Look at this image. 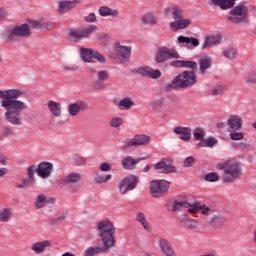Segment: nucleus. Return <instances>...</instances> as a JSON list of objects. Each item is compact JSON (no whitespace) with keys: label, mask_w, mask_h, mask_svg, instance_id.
I'll list each match as a JSON object with an SVG mask.
<instances>
[{"label":"nucleus","mask_w":256,"mask_h":256,"mask_svg":"<svg viewBox=\"0 0 256 256\" xmlns=\"http://www.w3.org/2000/svg\"><path fill=\"white\" fill-rule=\"evenodd\" d=\"M23 97V90L21 89H8L0 90L1 107L5 109L4 119L10 125H23V118L21 113L28 109L27 104L24 101L18 100Z\"/></svg>","instance_id":"obj_1"},{"label":"nucleus","mask_w":256,"mask_h":256,"mask_svg":"<svg viewBox=\"0 0 256 256\" xmlns=\"http://www.w3.org/2000/svg\"><path fill=\"white\" fill-rule=\"evenodd\" d=\"M97 231L103 245L89 247L86 249L84 256H95L101 255V253H109V251L117 245V240L115 239V225H113L111 221L104 220L98 222Z\"/></svg>","instance_id":"obj_2"},{"label":"nucleus","mask_w":256,"mask_h":256,"mask_svg":"<svg viewBox=\"0 0 256 256\" xmlns=\"http://www.w3.org/2000/svg\"><path fill=\"white\" fill-rule=\"evenodd\" d=\"M197 85V74L194 71H183L166 84V89H191Z\"/></svg>","instance_id":"obj_3"},{"label":"nucleus","mask_w":256,"mask_h":256,"mask_svg":"<svg viewBox=\"0 0 256 256\" xmlns=\"http://www.w3.org/2000/svg\"><path fill=\"white\" fill-rule=\"evenodd\" d=\"M228 133L231 141H243L245 133L241 132L243 129V118L239 115H232L227 120Z\"/></svg>","instance_id":"obj_4"},{"label":"nucleus","mask_w":256,"mask_h":256,"mask_svg":"<svg viewBox=\"0 0 256 256\" xmlns=\"http://www.w3.org/2000/svg\"><path fill=\"white\" fill-rule=\"evenodd\" d=\"M221 169L224 171L223 181L225 183H233L243 176V170L241 164L236 161H228L221 165Z\"/></svg>","instance_id":"obj_5"},{"label":"nucleus","mask_w":256,"mask_h":256,"mask_svg":"<svg viewBox=\"0 0 256 256\" xmlns=\"http://www.w3.org/2000/svg\"><path fill=\"white\" fill-rule=\"evenodd\" d=\"M172 19L174 21L170 23V29L174 33H177V31H181L182 29H187V27L191 25V19L183 17V9L179 6L172 8Z\"/></svg>","instance_id":"obj_6"},{"label":"nucleus","mask_w":256,"mask_h":256,"mask_svg":"<svg viewBox=\"0 0 256 256\" xmlns=\"http://www.w3.org/2000/svg\"><path fill=\"white\" fill-rule=\"evenodd\" d=\"M99 28L97 26H87L80 29H73L70 30L68 33V37L71 41H83V39H88V37H91L93 33H96Z\"/></svg>","instance_id":"obj_7"},{"label":"nucleus","mask_w":256,"mask_h":256,"mask_svg":"<svg viewBox=\"0 0 256 256\" xmlns=\"http://www.w3.org/2000/svg\"><path fill=\"white\" fill-rule=\"evenodd\" d=\"M139 176L128 175L119 183V191L122 195H127L129 191H133L137 189V185H139Z\"/></svg>","instance_id":"obj_8"},{"label":"nucleus","mask_w":256,"mask_h":256,"mask_svg":"<svg viewBox=\"0 0 256 256\" xmlns=\"http://www.w3.org/2000/svg\"><path fill=\"white\" fill-rule=\"evenodd\" d=\"M169 181L167 180H154L150 183V193L152 197H163V193L169 191Z\"/></svg>","instance_id":"obj_9"},{"label":"nucleus","mask_w":256,"mask_h":256,"mask_svg":"<svg viewBox=\"0 0 256 256\" xmlns=\"http://www.w3.org/2000/svg\"><path fill=\"white\" fill-rule=\"evenodd\" d=\"M169 59H181V56L173 49L167 47L159 48L155 56L156 63H165V61H169Z\"/></svg>","instance_id":"obj_10"},{"label":"nucleus","mask_w":256,"mask_h":256,"mask_svg":"<svg viewBox=\"0 0 256 256\" xmlns=\"http://www.w3.org/2000/svg\"><path fill=\"white\" fill-rule=\"evenodd\" d=\"M80 55L85 63H93L92 59H96L99 63H105L107 61L105 55L89 48H81Z\"/></svg>","instance_id":"obj_11"},{"label":"nucleus","mask_w":256,"mask_h":256,"mask_svg":"<svg viewBox=\"0 0 256 256\" xmlns=\"http://www.w3.org/2000/svg\"><path fill=\"white\" fill-rule=\"evenodd\" d=\"M31 35V27L29 24H22L19 26H15L12 30H9L6 33V38L9 41H13L15 37H30Z\"/></svg>","instance_id":"obj_12"},{"label":"nucleus","mask_w":256,"mask_h":256,"mask_svg":"<svg viewBox=\"0 0 256 256\" xmlns=\"http://www.w3.org/2000/svg\"><path fill=\"white\" fill-rule=\"evenodd\" d=\"M248 9L245 5L239 4L230 10V16L228 17V21H232V23H241V21H245L247 19Z\"/></svg>","instance_id":"obj_13"},{"label":"nucleus","mask_w":256,"mask_h":256,"mask_svg":"<svg viewBox=\"0 0 256 256\" xmlns=\"http://www.w3.org/2000/svg\"><path fill=\"white\" fill-rule=\"evenodd\" d=\"M151 143V137L145 134L134 136V138L123 141L124 147H142Z\"/></svg>","instance_id":"obj_14"},{"label":"nucleus","mask_w":256,"mask_h":256,"mask_svg":"<svg viewBox=\"0 0 256 256\" xmlns=\"http://www.w3.org/2000/svg\"><path fill=\"white\" fill-rule=\"evenodd\" d=\"M155 169L158 171V173H175L177 171V168L173 166V160L169 158H163L160 162L155 164Z\"/></svg>","instance_id":"obj_15"},{"label":"nucleus","mask_w":256,"mask_h":256,"mask_svg":"<svg viewBox=\"0 0 256 256\" xmlns=\"http://www.w3.org/2000/svg\"><path fill=\"white\" fill-rule=\"evenodd\" d=\"M89 109V104L85 101H77L75 103H71L68 106V113L71 117H77L81 111H87Z\"/></svg>","instance_id":"obj_16"},{"label":"nucleus","mask_w":256,"mask_h":256,"mask_svg":"<svg viewBox=\"0 0 256 256\" xmlns=\"http://www.w3.org/2000/svg\"><path fill=\"white\" fill-rule=\"evenodd\" d=\"M115 50L120 63H127V61H129V59L131 58V47L116 44Z\"/></svg>","instance_id":"obj_17"},{"label":"nucleus","mask_w":256,"mask_h":256,"mask_svg":"<svg viewBox=\"0 0 256 256\" xmlns=\"http://www.w3.org/2000/svg\"><path fill=\"white\" fill-rule=\"evenodd\" d=\"M197 213L209 216L213 214V209L205 204H201V202H194L192 203V209H190V215H197Z\"/></svg>","instance_id":"obj_18"},{"label":"nucleus","mask_w":256,"mask_h":256,"mask_svg":"<svg viewBox=\"0 0 256 256\" xmlns=\"http://www.w3.org/2000/svg\"><path fill=\"white\" fill-rule=\"evenodd\" d=\"M137 73L142 75V77H147L148 79H160L162 75L160 70L153 69L149 66L138 68Z\"/></svg>","instance_id":"obj_19"},{"label":"nucleus","mask_w":256,"mask_h":256,"mask_svg":"<svg viewBox=\"0 0 256 256\" xmlns=\"http://www.w3.org/2000/svg\"><path fill=\"white\" fill-rule=\"evenodd\" d=\"M53 173V164L51 162H42L38 166V177L41 179H49Z\"/></svg>","instance_id":"obj_20"},{"label":"nucleus","mask_w":256,"mask_h":256,"mask_svg":"<svg viewBox=\"0 0 256 256\" xmlns=\"http://www.w3.org/2000/svg\"><path fill=\"white\" fill-rule=\"evenodd\" d=\"M52 243L50 240H44L40 242H35L31 245L30 249L36 255H43V252L47 250V247H51Z\"/></svg>","instance_id":"obj_21"},{"label":"nucleus","mask_w":256,"mask_h":256,"mask_svg":"<svg viewBox=\"0 0 256 256\" xmlns=\"http://www.w3.org/2000/svg\"><path fill=\"white\" fill-rule=\"evenodd\" d=\"M173 132L176 133V135H179V139L182 141H185L186 143L191 141V128L178 126L173 129Z\"/></svg>","instance_id":"obj_22"},{"label":"nucleus","mask_w":256,"mask_h":256,"mask_svg":"<svg viewBox=\"0 0 256 256\" xmlns=\"http://www.w3.org/2000/svg\"><path fill=\"white\" fill-rule=\"evenodd\" d=\"M158 245H159L162 253H164V255L175 256V250L173 249V246L171 245V243H169V241H167V239H165V238L159 239Z\"/></svg>","instance_id":"obj_23"},{"label":"nucleus","mask_w":256,"mask_h":256,"mask_svg":"<svg viewBox=\"0 0 256 256\" xmlns=\"http://www.w3.org/2000/svg\"><path fill=\"white\" fill-rule=\"evenodd\" d=\"M165 103H166L165 98L160 97L158 99L153 100L148 106V109L155 113H159V111H163V109H167V106L165 105Z\"/></svg>","instance_id":"obj_24"},{"label":"nucleus","mask_w":256,"mask_h":256,"mask_svg":"<svg viewBox=\"0 0 256 256\" xmlns=\"http://www.w3.org/2000/svg\"><path fill=\"white\" fill-rule=\"evenodd\" d=\"M47 107L50 113L53 115V117H61L63 113V108L61 106V103L56 102L54 100H50L47 104Z\"/></svg>","instance_id":"obj_25"},{"label":"nucleus","mask_w":256,"mask_h":256,"mask_svg":"<svg viewBox=\"0 0 256 256\" xmlns=\"http://www.w3.org/2000/svg\"><path fill=\"white\" fill-rule=\"evenodd\" d=\"M192 205L193 203H189L187 201H174L171 208H170V211H173L174 213H177V211H181L183 209H186V211L188 213H190L191 209H192Z\"/></svg>","instance_id":"obj_26"},{"label":"nucleus","mask_w":256,"mask_h":256,"mask_svg":"<svg viewBox=\"0 0 256 256\" xmlns=\"http://www.w3.org/2000/svg\"><path fill=\"white\" fill-rule=\"evenodd\" d=\"M171 67L185 68V69H197V62L195 61H185V60H175L170 63Z\"/></svg>","instance_id":"obj_27"},{"label":"nucleus","mask_w":256,"mask_h":256,"mask_svg":"<svg viewBox=\"0 0 256 256\" xmlns=\"http://www.w3.org/2000/svg\"><path fill=\"white\" fill-rule=\"evenodd\" d=\"M32 29H38L39 31H51L55 27V22H31Z\"/></svg>","instance_id":"obj_28"},{"label":"nucleus","mask_w":256,"mask_h":256,"mask_svg":"<svg viewBox=\"0 0 256 256\" xmlns=\"http://www.w3.org/2000/svg\"><path fill=\"white\" fill-rule=\"evenodd\" d=\"M211 65H213V59L209 56H204L199 60V67L201 75H205L209 69H211Z\"/></svg>","instance_id":"obj_29"},{"label":"nucleus","mask_w":256,"mask_h":256,"mask_svg":"<svg viewBox=\"0 0 256 256\" xmlns=\"http://www.w3.org/2000/svg\"><path fill=\"white\" fill-rule=\"evenodd\" d=\"M222 39L221 35L207 36L203 43V49H211L213 45H219Z\"/></svg>","instance_id":"obj_30"},{"label":"nucleus","mask_w":256,"mask_h":256,"mask_svg":"<svg viewBox=\"0 0 256 256\" xmlns=\"http://www.w3.org/2000/svg\"><path fill=\"white\" fill-rule=\"evenodd\" d=\"M227 91V86L224 84H217L212 86L208 90V95H211L212 97H221V95H225V92Z\"/></svg>","instance_id":"obj_31"},{"label":"nucleus","mask_w":256,"mask_h":256,"mask_svg":"<svg viewBox=\"0 0 256 256\" xmlns=\"http://www.w3.org/2000/svg\"><path fill=\"white\" fill-rule=\"evenodd\" d=\"M99 15H101V17H114L117 18L119 17L120 13L119 10L116 9H111L107 6H101L98 10Z\"/></svg>","instance_id":"obj_32"},{"label":"nucleus","mask_w":256,"mask_h":256,"mask_svg":"<svg viewBox=\"0 0 256 256\" xmlns=\"http://www.w3.org/2000/svg\"><path fill=\"white\" fill-rule=\"evenodd\" d=\"M136 221H137V223H140V225H142V227L145 231H148V232L151 231V229H152L151 223H149V221H147V216H145V213L138 212L136 214Z\"/></svg>","instance_id":"obj_33"},{"label":"nucleus","mask_w":256,"mask_h":256,"mask_svg":"<svg viewBox=\"0 0 256 256\" xmlns=\"http://www.w3.org/2000/svg\"><path fill=\"white\" fill-rule=\"evenodd\" d=\"M227 218L221 214L214 215L210 220V225L215 229H219L225 225Z\"/></svg>","instance_id":"obj_34"},{"label":"nucleus","mask_w":256,"mask_h":256,"mask_svg":"<svg viewBox=\"0 0 256 256\" xmlns=\"http://www.w3.org/2000/svg\"><path fill=\"white\" fill-rule=\"evenodd\" d=\"M145 158H139V159H133V157L128 156L122 160V167L124 169H135V165L139 163L140 161H144Z\"/></svg>","instance_id":"obj_35"},{"label":"nucleus","mask_w":256,"mask_h":256,"mask_svg":"<svg viewBox=\"0 0 256 256\" xmlns=\"http://www.w3.org/2000/svg\"><path fill=\"white\" fill-rule=\"evenodd\" d=\"M13 218V210L9 207H4L0 209V222L1 223H9Z\"/></svg>","instance_id":"obj_36"},{"label":"nucleus","mask_w":256,"mask_h":256,"mask_svg":"<svg viewBox=\"0 0 256 256\" xmlns=\"http://www.w3.org/2000/svg\"><path fill=\"white\" fill-rule=\"evenodd\" d=\"M181 222L183 223L186 229H190L191 231L199 227V222H197V220L195 219L189 218V216L187 215H184V217L181 219Z\"/></svg>","instance_id":"obj_37"},{"label":"nucleus","mask_w":256,"mask_h":256,"mask_svg":"<svg viewBox=\"0 0 256 256\" xmlns=\"http://www.w3.org/2000/svg\"><path fill=\"white\" fill-rule=\"evenodd\" d=\"M177 41L180 45H192V47H199V40L193 37L179 36Z\"/></svg>","instance_id":"obj_38"},{"label":"nucleus","mask_w":256,"mask_h":256,"mask_svg":"<svg viewBox=\"0 0 256 256\" xmlns=\"http://www.w3.org/2000/svg\"><path fill=\"white\" fill-rule=\"evenodd\" d=\"M81 181V175L77 172H72L62 179L63 185H68L69 183H79Z\"/></svg>","instance_id":"obj_39"},{"label":"nucleus","mask_w":256,"mask_h":256,"mask_svg":"<svg viewBox=\"0 0 256 256\" xmlns=\"http://www.w3.org/2000/svg\"><path fill=\"white\" fill-rule=\"evenodd\" d=\"M74 7L75 2L73 1H60L58 11L63 15L64 13H68V11H71V9H74Z\"/></svg>","instance_id":"obj_40"},{"label":"nucleus","mask_w":256,"mask_h":256,"mask_svg":"<svg viewBox=\"0 0 256 256\" xmlns=\"http://www.w3.org/2000/svg\"><path fill=\"white\" fill-rule=\"evenodd\" d=\"M117 105L120 111H129V109L135 105V102L131 98H124L120 100Z\"/></svg>","instance_id":"obj_41"},{"label":"nucleus","mask_w":256,"mask_h":256,"mask_svg":"<svg viewBox=\"0 0 256 256\" xmlns=\"http://www.w3.org/2000/svg\"><path fill=\"white\" fill-rule=\"evenodd\" d=\"M238 55L239 50L237 49V46H230L224 50V57H226V59H237Z\"/></svg>","instance_id":"obj_42"},{"label":"nucleus","mask_w":256,"mask_h":256,"mask_svg":"<svg viewBox=\"0 0 256 256\" xmlns=\"http://www.w3.org/2000/svg\"><path fill=\"white\" fill-rule=\"evenodd\" d=\"M218 144H219V141H217V139L212 137V138L204 139L202 142H199L197 144V148L198 149H201V147L213 148V147H216V145Z\"/></svg>","instance_id":"obj_43"},{"label":"nucleus","mask_w":256,"mask_h":256,"mask_svg":"<svg viewBox=\"0 0 256 256\" xmlns=\"http://www.w3.org/2000/svg\"><path fill=\"white\" fill-rule=\"evenodd\" d=\"M111 179H113V175L111 174L97 173L95 176L96 183H99L100 185H103V183H108V181H111Z\"/></svg>","instance_id":"obj_44"},{"label":"nucleus","mask_w":256,"mask_h":256,"mask_svg":"<svg viewBox=\"0 0 256 256\" xmlns=\"http://www.w3.org/2000/svg\"><path fill=\"white\" fill-rule=\"evenodd\" d=\"M141 21L144 25H155V23H157V16L152 13H147L142 17Z\"/></svg>","instance_id":"obj_45"},{"label":"nucleus","mask_w":256,"mask_h":256,"mask_svg":"<svg viewBox=\"0 0 256 256\" xmlns=\"http://www.w3.org/2000/svg\"><path fill=\"white\" fill-rule=\"evenodd\" d=\"M36 209H43L47 205V196L40 194L34 203Z\"/></svg>","instance_id":"obj_46"},{"label":"nucleus","mask_w":256,"mask_h":256,"mask_svg":"<svg viewBox=\"0 0 256 256\" xmlns=\"http://www.w3.org/2000/svg\"><path fill=\"white\" fill-rule=\"evenodd\" d=\"M204 179L209 183H216V181H219L220 177L216 172H210L204 176Z\"/></svg>","instance_id":"obj_47"},{"label":"nucleus","mask_w":256,"mask_h":256,"mask_svg":"<svg viewBox=\"0 0 256 256\" xmlns=\"http://www.w3.org/2000/svg\"><path fill=\"white\" fill-rule=\"evenodd\" d=\"M193 136L195 137V139L197 141H204L205 139V130H203L202 128H196L193 132Z\"/></svg>","instance_id":"obj_48"},{"label":"nucleus","mask_w":256,"mask_h":256,"mask_svg":"<svg viewBox=\"0 0 256 256\" xmlns=\"http://www.w3.org/2000/svg\"><path fill=\"white\" fill-rule=\"evenodd\" d=\"M35 173L39 175V168L37 165H31L27 168V175L29 179H35Z\"/></svg>","instance_id":"obj_49"},{"label":"nucleus","mask_w":256,"mask_h":256,"mask_svg":"<svg viewBox=\"0 0 256 256\" xmlns=\"http://www.w3.org/2000/svg\"><path fill=\"white\" fill-rule=\"evenodd\" d=\"M123 125V118L121 117H113L110 120V127H113V129H119Z\"/></svg>","instance_id":"obj_50"},{"label":"nucleus","mask_w":256,"mask_h":256,"mask_svg":"<svg viewBox=\"0 0 256 256\" xmlns=\"http://www.w3.org/2000/svg\"><path fill=\"white\" fill-rule=\"evenodd\" d=\"M109 80V71L100 70L97 72V81H108Z\"/></svg>","instance_id":"obj_51"},{"label":"nucleus","mask_w":256,"mask_h":256,"mask_svg":"<svg viewBox=\"0 0 256 256\" xmlns=\"http://www.w3.org/2000/svg\"><path fill=\"white\" fill-rule=\"evenodd\" d=\"M113 169V165H111L109 162H103L100 164V171L107 172L111 171Z\"/></svg>","instance_id":"obj_52"},{"label":"nucleus","mask_w":256,"mask_h":256,"mask_svg":"<svg viewBox=\"0 0 256 256\" xmlns=\"http://www.w3.org/2000/svg\"><path fill=\"white\" fill-rule=\"evenodd\" d=\"M195 165V158L193 156H189L184 160V167H193Z\"/></svg>","instance_id":"obj_53"},{"label":"nucleus","mask_w":256,"mask_h":256,"mask_svg":"<svg viewBox=\"0 0 256 256\" xmlns=\"http://www.w3.org/2000/svg\"><path fill=\"white\" fill-rule=\"evenodd\" d=\"M84 21H86V23H95V21H97V15H95V13H90L85 16Z\"/></svg>","instance_id":"obj_54"},{"label":"nucleus","mask_w":256,"mask_h":256,"mask_svg":"<svg viewBox=\"0 0 256 256\" xmlns=\"http://www.w3.org/2000/svg\"><path fill=\"white\" fill-rule=\"evenodd\" d=\"M3 135H5V137H12V135H15V130L11 127H4Z\"/></svg>","instance_id":"obj_55"},{"label":"nucleus","mask_w":256,"mask_h":256,"mask_svg":"<svg viewBox=\"0 0 256 256\" xmlns=\"http://www.w3.org/2000/svg\"><path fill=\"white\" fill-rule=\"evenodd\" d=\"M93 87L97 90V91H101L102 89H105V84H103V81L101 80H97L93 83Z\"/></svg>","instance_id":"obj_56"},{"label":"nucleus","mask_w":256,"mask_h":256,"mask_svg":"<svg viewBox=\"0 0 256 256\" xmlns=\"http://www.w3.org/2000/svg\"><path fill=\"white\" fill-rule=\"evenodd\" d=\"M8 15L9 13H7V10L3 7H0V21H5Z\"/></svg>","instance_id":"obj_57"},{"label":"nucleus","mask_w":256,"mask_h":256,"mask_svg":"<svg viewBox=\"0 0 256 256\" xmlns=\"http://www.w3.org/2000/svg\"><path fill=\"white\" fill-rule=\"evenodd\" d=\"M29 187V180L24 179L20 184H18L17 188L18 189H27Z\"/></svg>","instance_id":"obj_58"},{"label":"nucleus","mask_w":256,"mask_h":256,"mask_svg":"<svg viewBox=\"0 0 256 256\" xmlns=\"http://www.w3.org/2000/svg\"><path fill=\"white\" fill-rule=\"evenodd\" d=\"M59 219L57 217L51 218L48 221V225H50V227H55V225H59Z\"/></svg>","instance_id":"obj_59"},{"label":"nucleus","mask_w":256,"mask_h":256,"mask_svg":"<svg viewBox=\"0 0 256 256\" xmlns=\"http://www.w3.org/2000/svg\"><path fill=\"white\" fill-rule=\"evenodd\" d=\"M240 149H249V147H251V144L247 143V142H241L239 144Z\"/></svg>","instance_id":"obj_60"},{"label":"nucleus","mask_w":256,"mask_h":256,"mask_svg":"<svg viewBox=\"0 0 256 256\" xmlns=\"http://www.w3.org/2000/svg\"><path fill=\"white\" fill-rule=\"evenodd\" d=\"M0 163L1 165H7V157L0 155Z\"/></svg>","instance_id":"obj_61"},{"label":"nucleus","mask_w":256,"mask_h":256,"mask_svg":"<svg viewBox=\"0 0 256 256\" xmlns=\"http://www.w3.org/2000/svg\"><path fill=\"white\" fill-rule=\"evenodd\" d=\"M7 173V168H0V177H5Z\"/></svg>","instance_id":"obj_62"},{"label":"nucleus","mask_w":256,"mask_h":256,"mask_svg":"<svg viewBox=\"0 0 256 256\" xmlns=\"http://www.w3.org/2000/svg\"><path fill=\"white\" fill-rule=\"evenodd\" d=\"M65 214H61L59 216L56 217V219H58V221L61 223V221H65Z\"/></svg>","instance_id":"obj_63"},{"label":"nucleus","mask_w":256,"mask_h":256,"mask_svg":"<svg viewBox=\"0 0 256 256\" xmlns=\"http://www.w3.org/2000/svg\"><path fill=\"white\" fill-rule=\"evenodd\" d=\"M62 256H75V254H73L71 252H66V253L62 254Z\"/></svg>","instance_id":"obj_64"}]
</instances>
